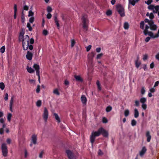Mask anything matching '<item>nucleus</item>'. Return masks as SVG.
Here are the masks:
<instances>
[{
	"instance_id": "36",
	"label": "nucleus",
	"mask_w": 159,
	"mask_h": 159,
	"mask_svg": "<svg viewBox=\"0 0 159 159\" xmlns=\"http://www.w3.org/2000/svg\"><path fill=\"white\" fill-rule=\"evenodd\" d=\"M12 116V114L11 113H8L7 116V119L8 121H10L11 118Z\"/></svg>"
},
{
	"instance_id": "40",
	"label": "nucleus",
	"mask_w": 159,
	"mask_h": 159,
	"mask_svg": "<svg viewBox=\"0 0 159 159\" xmlns=\"http://www.w3.org/2000/svg\"><path fill=\"white\" fill-rule=\"evenodd\" d=\"M41 101L40 100H39L37 102L36 105L38 107H40L41 106Z\"/></svg>"
},
{
	"instance_id": "30",
	"label": "nucleus",
	"mask_w": 159,
	"mask_h": 159,
	"mask_svg": "<svg viewBox=\"0 0 159 159\" xmlns=\"http://www.w3.org/2000/svg\"><path fill=\"white\" fill-rule=\"evenodd\" d=\"M144 21H142L140 23V28L142 30L144 29Z\"/></svg>"
},
{
	"instance_id": "50",
	"label": "nucleus",
	"mask_w": 159,
	"mask_h": 159,
	"mask_svg": "<svg viewBox=\"0 0 159 159\" xmlns=\"http://www.w3.org/2000/svg\"><path fill=\"white\" fill-rule=\"evenodd\" d=\"M152 0H148L147 1H145V3L147 4L148 5H150L151 3L152 2Z\"/></svg>"
},
{
	"instance_id": "35",
	"label": "nucleus",
	"mask_w": 159,
	"mask_h": 159,
	"mask_svg": "<svg viewBox=\"0 0 159 159\" xmlns=\"http://www.w3.org/2000/svg\"><path fill=\"white\" fill-rule=\"evenodd\" d=\"M121 17H124L125 16V14L124 11H121L118 12Z\"/></svg>"
},
{
	"instance_id": "15",
	"label": "nucleus",
	"mask_w": 159,
	"mask_h": 159,
	"mask_svg": "<svg viewBox=\"0 0 159 159\" xmlns=\"http://www.w3.org/2000/svg\"><path fill=\"white\" fill-rule=\"evenodd\" d=\"M74 77L77 81L82 82L83 81V79L80 75H75Z\"/></svg>"
},
{
	"instance_id": "39",
	"label": "nucleus",
	"mask_w": 159,
	"mask_h": 159,
	"mask_svg": "<svg viewBox=\"0 0 159 159\" xmlns=\"http://www.w3.org/2000/svg\"><path fill=\"white\" fill-rule=\"evenodd\" d=\"M0 88L1 90H3L5 88V85L3 82L0 83Z\"/></svg>"
},
{
	"instance_id": "9",
	"label": "nucleus",
	"mask_w": 159,
	"mask_h": 159,
	"mask_svg": "<svg viewBox=\"0 0 159 159\" xmlns=\"http://www.w3.org/2000/svg\"><path fill=\"white\" fill-rule=\"evenodd\" d=\"M33 67L35 69L36 71V75H38L39 74V69L40 67L39 66L36 64H35L33 66Z\"/></svg>"
},
{
	"instance_id": "24",
	"label": "nucleus",
	"mask_w": 159,
	"mask_h": 159,
	"mask_svg": "<svg viewBox=\"0 0 159 159\" xmlns=\"http://www.w3.org/2000/svg\"><path fill=\"white\" fill-rule=\"evenodd\" d=\"M149 28V26H148V25H146L145 29L143 31V33L145 35H147V32L148 31V29Z\"/></svg>"
},
{
	"instance_id": "27",
	"label": "nucleus",
	"mask_w": 159,
	"mask_h": 159,
	"mask_svg": "<svg viewBox=\"0 0 159 159\" xmlns=\"http://www.w3.org/2000/svg\"><path fill=\"white\" fill-rule=\"evenodd\" d=\"M150 26V29L151 30H156L157 29V26L155 24L152 25Z\"/></svg>"
},
{
	"instance_id": "52",
	"label": "nucleus",
	"mask_w": 159,
	"mask_h": 159,
	"mask_svg": "<svg viewBox=\"0 0 159 159\" xmlns=\"http://www.w3.org/2000/svg\"><path fill=\"white\" fill-rule=\"evenodd\" d=\"M43 34L44 35L46 36L48 35V32L47 30H44L43 31Z\"/></svg>"
},
{
	"instance_id": "44",
	"label": "nucleus",
	"mask_w": 159,
	"mask_h": 159,
	"mask_svg": "<svg viewBox=\"0 0 159 159\" xmlns=\"http://www.w3.org/2000/svg\"><path fill=\"white\" fill-rule=\"evenodd\" d=\"M53 93L57 95H60V93L57 89H55L53 91Z\"/></svg>"
},
{
	"instance_id": "33",
	"label": "nucleus",
	"mask_w": 159,
	"mask_h": 159,
	"mask_svg": "<svg viewBox=\"0 0 159 159\" xmlns=\"http://www.w3.org/2000/svg\"><path fill=\"white\" fill-rule=\"evenodd\" d=\"M112 109V107L110 106H109L106 108V111L107 112H108L110 111Z\"/></svg>"
},
{
	"instance_id": "31",
	"label": "nucleus",
	"mask_w": 159,
	"mask_h": 159,
	"mask_svg": "<svg viewBox=\"0 0 159 159\" xmlns=\"http://www.w3.org/2000/svg\"><path fill=\"white\" fill-rule=\"evenodd\" d=\"M26 26L27 28H28L29 30V31H31L32 30V28L30 24V23H27Z\"/></svg>"
},
{
	"instance_id": "43",
	"label": "nucleus",
	"mask_w": 159,
	"mask_h": 159,
	"mask_svg": "<svg viewBox=\"0 0 159 159\" xmlns=\"http://www.w3.org/2000/svg\"><path fill=\"white\" fill-rule=\"evenodd\" d=\"M5 46H2L0 48V52L1 53H3L5 52Z\"/></svg>"
},
{
	"instance_id": "59",
	"label": "nucleus",
	"mask_w": 159,
	"mask_h": 159,
	"mask_svg": "<svg viewBox=\"0 0 159 159\" xmlns=\"http://www.w3.org/2000/svg\"><path fill=\"white\" fill-rule=\"evenodd\" d=\"M92 46L91 45H89L88 46H87L86 48V51L87 52H89L90 49Z\"/></svg>"
},
{
	"instance_id": "20",
	"label": "nucleus",
	"mask_w": 159,
	"mask_h": 159,
	"mask_svg": "<svg viewBox=\"0 0 159 159\" xmlns=\"http://www.w3.org/2000/svg\"><path fill=\"white\" fill-rule=\"evenodd\" d=\"M14 96H12L10 102V109L11 112H12V107L13 103Z\"/></svg>"
},
{
	"instance_id": "45",
	"label": "nucleus",
	"mask_w": 159,
	"mask_h": 159,
	"mask_svg": "<svg viewBox=\"0 0 159 159\" xmlns=\"http://www.w3.org/2000/svg\"><path fill=\"white\" fill-rule=\"evenodd\" d=\"M148 7V8L151 10H153L154 9V8L155 7V6L153 5H149Z\"/></svg>"
},
{
	"instance_id": "46",
	"label": "nucleus",
	"mask_w": 159,
	"mask_h": 159,
	"mask_svg": "<svg viewBox=\"0 0 159 159\" xmlns=\"http://www.w3.org/2000/svg\"><path fill=\"white\" fill-rule=\"evenodd\" d=\"M34 16L30 17L29 20L30 23H32L34 21Z\"/></svg>"
},
{
	"instance_id": "37",
	"label": "nucleus",
	"mask_w": 159,
	"mask_h": 159,
	"mask_svg": "<svg viewBox=\"0 0 159 159\" xmlns=\"http://www.w3.org/2000/svg\"><path fill=\"white\" fill-rule=\"evenodd\" d=\"M137 122L134 119H133L131 120V124L132 126H134L136 125Z\"/></svg>"
},
{
	"instance_id": "38",
	"label": "nucleus",
	"mask_w": 159,
	"mask_h": 159,
	"mask_svg": "<svg viewBox=\"0 0 159 159\" xmlns=\"http://www.w3.org/2000/svg\"><path fill=\"white\" fill-rule=\"evenodd\" d=\"M146 101V99L144 97L141 98L140 99V102L142 103H144Z\"/></svg>"
},
{
	"instance_id": "62",
	"label": "nucleus",
	"mask_w": 159,
	"mask_h": 159,
	"mask_svg": "<svg viewBox=\"0 0 159 159\" xmlns=\"http://www.w3.org/2000/svg\"><path fill=\"white\" fill-rule=\"evenodd\" d=\"M51 14L50 13H48L47 15V18L48 19H50L51 18Z\"/></svg>"
},
{
	"instance_id": "53",
	"label": "nucleus",
	"mask_w": 159,
	"mask_h": 159,
	"mask_svg": "<svg viewBox=\"0 0 159 159\" xmlns=\"http://www.w3.org/2000/svg\"><path fill=\"white\" fill-rule=\"evenodd\" d=\"M40 91V86L39 85H37V88L36 89V93H39Z\"/></svg>"
},
{
	"instance_id": "47",
	"label": "nucleus",
	"mask_w": 159,
	"mask_h": 159,
	"mask_svg": "<svg viewBox=\"0 0 159 159\" xmlns=\"http://www.w3.org/2000/svg\"><path fill=\"white\" fill-rule=\"evenodd\" d=\"M106 13L107 16H110L112 14V11L111 10H108L107 11Z\"/></svg>"
},
{
	"instance_id": "22",
	"label": "nucleus",
	"mask_w": 159,
	"mask_h": 159,
	"mask_svg": "<svg viewBox=\"0 0 159 159\" xmlns=\"http://www.w3.org/2000/svg\"><path fill=\"white\" fill-rule=\"evenodd\" d=\"M14 19L16 18V12H17V6L16 4H15L14 7Z\"/></svg>"
},
{
	"instance_id": "28",
	"label": "nucleus",
	"mask_w": 159,
	"mask_h": 159,
	"mask_svg": "<svg viewBox=\"0 0 159 159\" xmlns=\"http://www.w3.org/2000/svg\"><path fill=\"white\" fill-rule=\"evenodd\" d=\"M21 22L22 23H24L25 21V14H24L23 11H22L21 13Z\"/></svg>"
},
{
	"instance_id": "10",
	"label": "nucleus",
	"mask_w": 159,
	"mask_h": 159,
	"mask_svg": "<svg viewBox=\"0 0 159 159\" xmlns=\"http://www.w3.org/2000/svg\"><path fill=\"white\" fill-rule=\"evenodd\" d=\"M95 54V53L93 52H92L90 54H89L88 55V59L91 62H92L93 58Z\"/></svg>"
},
{
	"instance_id": "42",
	"label": "nucleus",
	"mask_w": 159,
	"mask_h": 159,
	"mask_svg": "<svg viewBox=\"0 0 159 159\" xmlns=\"http://www.w3.org/2000/svg\"><path fill=\"white\" fill-rule=\"evenodd\" d=\"M34 15V13L33 12H32V11L31 10H30V11H29V14H28V16L29 17L33 16Z\"/></svg>"
},
{
	"instance_id": "55",
	"label": "nucleus",
	"mask_w": 159,
	"mask_h": 159,
	"mask_svg": "<svg viewBox=\"0 0 159 159\" xmlns=\"http://www.w3.org/2000/svg\"><path fill=\"white\" fill-rule=\"evenodd\" d=\"M147 105L144 103H143L142 105V108L144 109L145 110L147 108Z\"/></svg>"
},
{
	"instance_id": "54",
	"label": "nucleus",
	"mask_w": 159,
	"mask_h": 159,
	"mask_svg": "<svg viewBox=\"0 0 159 159\" xmlns=\"http://www.w3.org/2000/svg\"><path fill=\"white\" fill-rule=\"evenodd\" d=\"M102 121L103 123H106L107 122L108 120L105 117H104L102 118Z\"/></svg>"
},
{
	"instance_id": "21",
	"label": "nucleus",
	"mask_w": 159,
	"mask_h": 159,
	"mask_svg": "<svg viewBox=\"0 0 159 159\" xmlns=\"http://www.w3.org/2000/svg\"><path fill=\"white\" fill-rule=\"evenodd\" d=\"M28 72L30 73H33L34 72V70L31 67H29L27 66L26 68Z\"/></svg>"
},
{
	"instance_id": "29",
	"label": "nucleus",
	"mask_w": 159,
	"mask_h": 159,
	"mask_svg": "<svg viewBox=\"0 0 159 159\" xmlns=\"http://www.w3.org/2000/svg\"><path fill=\"white\" fill-rule=\"evenodd\" d=\"M129 25L128 22H125L124 23V27L125 29H128L129 28Z\"/></svg>"
},
{
	"instance_id": "49",
	"label": "nucleus",
	"mask_w": 159,
	"mask_h": 159,
	"mask_svg": "<svg viewBox=\"0 0 159 159\" xmlns=\"http://www.w3.org/2000/svg\"><path fill=\"white\" fill-rule=\"evenodd\" d=\"M71 47H73L75 45V41L74 39H71Z\"/></svg>"
},
{
	"instance_id": "23",
	"label": "nucleus",
	"mask_w": 159,
	"mask_h": 159,
	"mask_svg": "<svg viewBox=\"0 0 159 159\" xmlns=\"http://www.w3.org/2000/svg\"><path fill=\"white\" fill-rule=\"evenodd\" d=\"M134 117L135 118H138L139 116V112L137 109L135 108L134 109Z\"/></svg>"
},
{
	"instance_id": "1",
	"label": "nucleus",
	"mask_w": 159,
	"mask_h": 159,
	"mask_svg": "<svg viewBox=\"0 0 159 159\" xmlns=\"http://www.w3.org/2000/svg\"><path fill=\"white\" fill-rule=\"evenodd\" d=\"M96 132L97 135L98 136H99L101 134L103 137L105 138H107L108 136V132L102 127L99 128Z\"/></svg>"
},
{
	"instance_id": "26",
	"label": "nucleus",
	"mask_w": 159,
	"mask_h": 159,
	"mask_svg": "<svg viewBox=\"0 0 159 159\" xmlns=\"http://www.w3.org/2000/svg\"><path fill=\"white\" fill-rule=\"evenodd\" d=\"M33 45L31 44L30 45L28 44L27 45V46L26 47V48L25 49V50H27L28 48L30 50H32L33 49Z\"/></svg>"
},
{
	"instance_id": "8",
	"label": "nucleus",
	"mask_w": 159,
	"mask_h": 159,
	"mask_svg": "<svg viewBox=\"0 0 159 159\" xmlns=\"http://www.w3.org/2000/svg\"><path fill=\"white\" fill-rule=\"evenodd\" d=\"M33 56V53L30 51H28L26 55V59L29 60H31L32 59Z\"/></svg>"
},
{
	"instance_id": "58",
	"label": "nucleus",
	"mask_w": 159,
	"mask_h": 159,
	"mask_svg": "<svg viewBox=\"0 0 159 159\" xmlns=\"http://www.w3.org/2000/svg\"><path fill=\"white\" fill-rule=\"evenodd\" d=\"M29 41L30 43L32 44L34 43V39L33 38H31L30 39Z\"/></svg>"
},
{
	"instance_id": "25",
	"label": "nucleus",
	"mask_w": 159,
	"mask_h": 159,
	"mask_svg": "<svg viewBox=\"0 0 159 159\" xmlns=\"http://www.w3.org/2000/svg\"><path fill=\"white\" fill-rule=\"evenodd\" d=\"M54 116L55 117L56 120H57V121L58 123L60 122L61 121L60 119L57 114L56 113H54Z\"/></svg>"
},
{
	"instance_id": "18",
	"label": "nucleus",
	"mask_w": 159,
	"mask_h": 159,
	"mask_svg": "<svg viewBox=\"0 0 159 159\" xmlns=\"http://www.w3.org/2000/svg\"><path fill=\"white\" fill-rule=\"evenodd\" d=\"M116 9L118 12L124 11V9L123 6L120 4H118L116 6Z\"/></svg>"
},
{
	"instance_id": "19",
	"label": "nucleus",
	"mask_w": 159,
	"mask_h": 159,
	"mask_svg": "<svg viewBox=\"0 0 159 159\" xmlns=\"http://www.w3.org/2000/svg\"><path fill=\"white\" fill-rule=\"evenodd\" d=\"M140 0H128L129 4H131L134 6L136 3L138 2Z\"/></svg>"
},
{
	"instance_id": "61",
	"label": "nucleus",
	"mask_w": 159,
	"mask_h": 159,
	"mask_svg": "<svg viewBox=\"0 0 159 159\" xmlns=\"http://www.w3.org/2000/svg\"><path fill=\"white\" fill-rule=\"evenodd\" d=\"M154 22L153 20H150L149 22L148 23V24L150 25V26H151L152 25H154Z\"/></svg>"
},
{
	"instance_id": "17",
	"label": "nucleus",
	"mask_w": 159,
	"mask_h": 159,
	"mask_svg": "<svg viewBox=\"0 0 159 159\" xmlns=\"http://www.w3.org/2000/svg\"><path fill=\"white\" fill-rule=\"evenodd\" d=\"M54 20L55 21V23H56L57 25V28L58 29H59V21L57 19V15H54Z\"/></svg>"
},
{
	"instance_id": "48",
	"label": "nucleus",
	"mask_w": 159,
	"mask_h": 159,
	"mask_svg": "<svg viewBox=\"0 0 159 159\" xmlns=\"http://www.w3.org/2000/svg\"><path fill=\"white\" fill-rule=\"evenodd\" d=\"M103 54L102 53H101L100 54H98L96 57V59H100L103 56Z\"/></svg>"
},
{
	"instance_id": "6",
	"label": "nucleus",
	"mask_w": 159,
	"mask_h": 159,
	"mask_svg": "<svg viewBox=\"0 0 159 159\" xmlns=\"http://www.w3.org/2000/svg\"><path fill=\"white\" fill-rule=\"evenodd\" d=\"M48 111L46 107L44 109V112L43 114V118L45 122H47L48 117Z\"/></svg>"
},
{
	"instance_id": "13",
	"label": "nucleus",
	"mask_w": 159,
	"mask_h": 159,
	"mask_svg": "<svg viewBox=\"0 0 159 159\" xmlns=\"http://www.w3.org/2000/svg\"><path fill=\"white\" fill-rule=\"evenodd\" d=\"M80 99L83 104H86L87 99L85 95H82L81 96Z\"/></svg>"
},
{
	"instance_id": "5",
	"label": "nucleus",
	"mask_w": 159,
	"mask_h": 159,
	"mask_svg": "<svg viewBox=\"0 0 159 159\" xmlns=\"http://www.w3.org/2000/svg\"><path fill=\"white\" fill-rule=\"evenodd\" d=\"M96 133H97L96 131L93 132L91 134L90 136V142L92 145H93V144L95 140V137L97 136H98L97 135V134H96Z\"/></svg>"
},
{
	"instance_id": "51",
	"label": "nucleus",
	"mask_w": 159,
	"mask_h": 159,
	"mask_svg": "<svg viewBox=\"0 0 159 159\" xmlns=\"http://www.w3.org/2000/svg\"><path fill=\"white\" fill-rule=\"evenodd\" d=\"M47 11L48 12V13H50L52 11V8L50 6L48 7L47 8Z\"/></svg>"
},
{
	"instance_id": "32",
	"label": "nucleus",
	"mask_w": 159,
	"mask_h": 159,
	"mask_svg": "<svg viewBox=\"0 0 159 159\" xmlns=\"http://www.w3.org/2000/svg\"><path fill=\"white\" fill-rule=\"evenodd\" d=\"M141 64V63L140 62H138V60H136L135 61V66L136 68H138L140 65Z\"/></svg>"
},
{
	"instance_id": "4",
	"label": "nucleus",
	"mask_w": 159,
	"mask_h": 159,
	"mask_svg": "<svg viewBox=\"0 0 159 159\" xmlns=\"http://www.w3.org/2000/svg\"><path fill=\"white\" fill-rule=\"evenodd\" d=\"M82 19L83 20V28L86 29L87 30L88 28L87 23L88 20L86 17V16L85 15L83 16L82 18Z\"/></svg>"
},
{
	"instance_id": "14",
	"label": "nucleus",
	"mask_w": 159,
	"mask_h": 159,
	"mask_svg": "<svg viewBox=\"0 0 159 159\" xmlns=\"http://www.w3.org/2000/svg\"><path fill=\"white\" fill-rule=\"evenodd\" d=\"M37 136L35 134L33 135L31 137V141L33 143L36 144L37 143Z\"/></svg>"
},
{
	"instance_id": "64",
	"label": "nucleus",
	"mask_w": 159,
	"mask_h": 159,
	"mask_svg": "<svg viewBox=\"0 0 159 159\" xmlns=\"http://www.w3.org/2000/svg\"><path fill=\"white\" fill-rule=\"evenodd\" d=\"M8 94L7 93H6L5 94V97L4 99L5 101H7L8 99Z\"/></svg>"
},
{
	"instance_id": "34",
	"label": "nucleus",
	"mask_w": 159,
	"mask_h": 159,
	"mask_svg": "<svg viewBox=\"0 0 159 159\" xmlns=\"http://www.w3.org/2000/svg\"><path fill=\"white\" fill-rule=\"evenodd\" d=\"M129 113V111L128 109H126L125 111L124 115L125 116L127 117L128 116Z\"/></svg>"
},
{
	"instance_id": "16",
	"label": "nucleus",
	"mask_w": 159,
	"mask_h": 159,
	"mask_svg": "<svg viewBox=\"0 0 159 159\" xmlns=\"http://www.w3.org/2000/svg\"><path fill=\"white\" fill-rule=\"evenodd\" d=\"M146 136L147 138V141L148 142H150L151 138V136L150 134V132L149 131H147L146 132Z\"/></svg>"
},
{
	"instance_id": "7",
	"label": "nucleus",
	"mask_w": 159,
	"mask_h": 159,
	"mask_svg": "<svg viewBox=\"0 0 159 159\" xmlns=\"http://www.w3.org/2000/svg\"><path fill=\"white\" fill-rule=\"evenodd\" d=\"M66 152L69 159H74V154L71 151L66 150Z\"/></svg>"
},
{
	"instance_id": "11",
	"label": "nucleus",
	"mask_w": 159,
	"mask_h": 159,
	"mask_svg": "<svg viewBox=\"0 0 159 159\" xmlns=\"http://www.w3.org/2000/svg\"><path fill=\"white\" fill-rule=\"evenodd\" d=\"M147 151V149L145 147H143L141 151L139 152V155L141 157L143 156Z\"/></svg>"
},
{
	"instance_id": "57",
	"label": "nucleus",
	"mask_w": 159,
	"mask_h": 159,
	"mask_svg": "<svg viewBox=\"0 0 159 159\" xmlns=\"http://www.w3.org/2000/svg\"><path fill=\"white\" fill-rule=\"evenodd\" d=\"M148 58V55L147 54H146L143 55V60L144 61H145Z\"/></svg>"
},
{
	"instance_id": "63",
	"label": "nucleus",
	"mask_w": 159,
	"mask_h": 159,
	"mask_svg": "<svg viewBox=\"0 0 159 159\" xmlns=\"http://www.w3.org/2000/svg\"><path fill=\"white\" fill-rule=\"evenodd\" d=\"M135 105L136 107H138L139 106V102L138 100H136L135 102Z\"/></svg>"
},
{
	"instance_id": "60",
	"label": "nucleus",
	"mask_w": 159,
	"mask_h": 159,
	"mask_svg": "<svg viewBox=\"0 0 159 159\" xmlns=\"http://www.w3.org/2000/svg\"><path fill=\"white\" fill-rule=\"evenodd\" d=\"M149 18L151 19H153L154 16L153 14L152 13H150L149 16Z\"/></svg>"
},
{
	"instance_id": "12",
	"label": "nucleus",
	"mask_w": 159,
	"mask_h": 159,
	"mask_svg": "<svg viewBox=\"0 0 159 159\" xmlns=\"http://www.w3.org/2000/svg\"><path fill=\"white\" fill-rule=\"evenodd\" d=\"M147 34H148L152 38L154 39L155 38H157L159 37V35L158 34H156L155 35H154L153 32L151 31H148L147 32Z\"/></svg>"
},
{
	"instance_id": "56",
	"label": "nucleus",
	"mask_w": 159,
	"mask_h": 159,
	"mask_svg": "<svg viewBox=\"0 0 159 159\" xmlns=\"http://www.w3.org/2000/svg\"><path fill=\"white\" fill-rule=\"evenodd\" d=\"M145 90L144 89V87H143L141 89V93L142 94H144L145 93Z\"/></svg>"
},
{
	"instance_id": "41",
	"label": "nucleus",
	"mask_w": 159,
	"mask_h": 159,
	"mask_svg": "<svg viewBox=\"0 0 159 159\" xmlns=\"http://www.w3.org/2000/svg\"><path fill=\"white\" fill-rule=\"evenodd\" d=\"M96 84L97 85V86H98V89L99 90H101V86H100V82L98 80H97V81Z\"/></svg>"
},
{
	"instance_id": "3",
	"label": "nucleus",
	"mask_w": 159,
	"mask_h": 159,
	"mask_svg": "<svg viewBox=\"0 0 159 159\" xmlns=\"http://www.w3.org/2000/svg\"><path fill=\"white\" fill-rule=\"evenodd\" d=\"M1 149L2 155L4 157H6L7 156L8 150L7 147L6 143H2L1 146Z\"/></svg>"
},
{
	"instance_id": "2",
	"label": "nucleus",
	"mask_w": 159,
	"mask_h": 159,
	"mask_svg": "<svg viewBox=\"0 0 159 159\" xmlns=\"http://www.w3.org/2000/svg\"><path fill=\"white\" fill-rule=\"evenodd\" d=\"M30 38L28 35H26L25 36V38L22 39V47L23 50H25L26 48L25 46L30 44Z\"/></svg>"
}]
</instances>
